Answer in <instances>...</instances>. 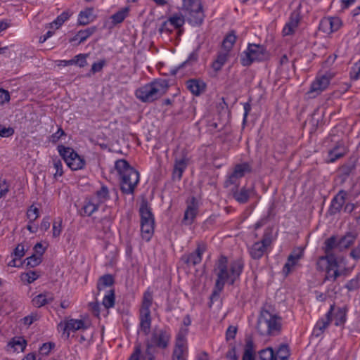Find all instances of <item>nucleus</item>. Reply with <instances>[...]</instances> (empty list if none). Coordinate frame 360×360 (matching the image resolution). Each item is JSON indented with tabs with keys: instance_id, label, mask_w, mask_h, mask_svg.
<instances>
[{
	"instance_id": "f257e3e1",
	"label": "nucleus",
	"mask_w": 360,
	"mask_h": 360,
	"mask_svg": "<svg viewBox=\"0 0 360 360\" xmlns=\"http://www.w3.org/2000/svg\"><path fill=\"white\" fill-rule=\"evenodd\" d=\"M227 264L228 259L224 255H221L216 262L214 271L217 276V279L215 283V289L210 297L211 301L219 296L226 282L230 281V284L233 285L242 271L243 264L239 262H235L231 265V274H229Z\"/></svg>"
},
{
	"instance_id": "f03ea898",
	"label": "nucleus",
	"mask_w": 360,
	"mask_h": 360,
	"mask_svg": "<svg viewBox=\"0 0 360 360\" xmlns=\"http://www.w3.org/2000/svg\"><path fill=\"white\" fill-rule=\"evenodd\" d=\"M337 238L335 236H331L325 241L324 250L326 256L319 257L316 266L320 271H326V278H332L335 281L340 273L338 270V260L335 256L331 252L334 248H337Z\"/></svg>"
},
{
	"instance_id": "7ed1b4c3",
	"label": "nucleus",
	"mask_w": 360,
	"mask_h": 360,
	"mask_svg": "<svg viewBox=\"0 0 360 360\" xmlns=\"http://www.w3.org/2000/svg\"><path fill=\"white\" fill-rule=\"evenodd\" d=\"M115 168L120 176L122 191L132 194L139 181V172L124 159L117 160Z\"/></svg>"
},
{
	"instance_id": "20e7f679",
	"label": "nucleus",
	"mask_w": 360,
	"mask_h": 360,
	"mask_svg": "<svg viewBox=\"0 0 360 360\" xmlns=\"http://www.w3.org/2000/svg\"><path fill=\"white\" fill-rule=\"evenodd\" d=\"M169 87L165 79L155 80L136 91V96L143 102H152L162 96Z\"/></svg>"
},
{
	"instance_id": "39448f33",
	"label": "nucleus",
	"mask_w": 360,
	"mask_h": 360,
	"mask_svg": "<svg viewBox=\"0 0 360 360\" xmlns=\"http://www.w3.org/2000/svg\"><path fill=\"white\" fill-rule=\"evenodd\" d=\"M281 324L276 316H273L267 310H262L257 321V329L262 335H271L279 331Z\"/></svg>"
},
{
	"instance_id": "423d86ee",
	"label": "nucleus",
	"mask_w": 360,
	"mask_h": 360,
	"mask_svg": "<svg viewBox=\"0 0 360 360\" xmlns=\"http://www.w3.org/2000/svg\"><path fill=\"white\" fill-rule=\"evenodd\" d=\"M171 335L165 330L154 328L150 338L146 341V349L154 351V347L166 349L170 340Z\"/></svg>"
},
{
	"instance_id": "0eeeda50",
	"label": "nucleus",
	"mask_w": 360,
	"mask_h": 360,
	"mask_svg": "<svg viewBox=\"0 0 360 360\" xmlns=\"http://www.w3.org/2000/svg\"><path fill=\"white\" fill-rule=\"evenodd\" d=\"M183 1L184 6L189 11V22L193 25H200L205 17L200 1L183 0Z\"/></svg>"
},
{
	"instance_id": "6e6552de",
	"label": "nucleus",
	"mask_w": 360,
	"mask_h": 360,
	"mask_svg": "<svg viewBox=\"0 0 360 360\" xmlns=\"http://www.w3.org/2000/svg\"><path fill=\"white\" fill-rule=\"evenodd\" d=\"M268 58L269 53L262 46L250 44L245 51V57L242 59V64L248 66L255 60H264Z\"/></svg>"
},
{
	"instance_id": "1a4fd4ad",
	"label": "nucleus",
	"mask_w": 360,
	"mask_h": 360,
	"mask_svg": "<svg viewBox=\"0 0 360 360\" xmlns=\"http://www.w3.org/2000/svg\"><path fill=\"white\" fill-rule=\"evenodd\" d=\"M271 232L267 231L264 233L262 240L255 243L250 248L251 257L255 259H259L264 255L266 248L271 245Z\"/></svg>"
},
{
	"instance_id": "9d476101",
	"label": "nucleus",
	"mask_w": 360,
	"mask_h": 360,
	"mask_svg": "<svg viewBox=\"0 0 360 360\" xmlns=\"http://www.w3.org/2000/svg\"><path fill=\"white\" fill-rule=\"evenodd\" d=\"M206 250V245L203 243H198L197 248L194 252L184 255L181 257L183 261L188 266L196 265L201 262L202 255Z\"/></svg>"
},
{
	"instance_id": "9b49d317",
	"label": "nucleus",
	"mask_w": 360,
	"mask_h": 360,
	"mask_svg": "<svg viewBox=\"0 0 360 360\" xmlns=\"http://www.w3.org/2000/svg\"><path fill=\"white\" fill-rule=\"evenodd\" d=\"M341 25L342 21L338 17L325 18L321 20L319 29L326 34H330L338 30Z\"/></svg>"
},
{
	"instance_id": "f8f14e48",
	"label": "nucleus",
	"mask_w": 360,
	"mask_h": 360,
	"mask_svg": "<svg viewBox=\"0 0 360 360\" xmlns=\"http://www.w3.org/2000/svg\"><path fill=\"white\" fill-rule=\"evenodd\" d=\"M329 83L330 78L326 75L317 77L311 84L308 94L311 95V97H316L328 87Z\"/></svg>"
},
{
	"instance_id": "ddd939ff",
	"label": "nucleus",
	"mask_w": 360,
	"mask_h": 360,
	"mask_svg": "<svg viewBox=\"0 0 360 360\" xmlns=\"http://www.w3.org/2000/svg\"><path fill=\"white\" fill-rule=\"evenodd\" d=\"M251 167L248 163H243L236 165L234 167L233 172L229 176L228 180L225 182L226 186L230 184H234L237 180L243 177L246 172H250Z\"/></svg>"
},
{
	"instance_id": "4468645a",
	"label": "nucleus",
	"mask_w": 360,
	"mask_h": 360,
	"mask_svg": "<svg viewBox=\"0 0 360 360\" xmlns=\"http://www.w3.org/2000/svg\"><path fill=\"white\" fill-rule=\"evenodd\" d=\"M300 7V4L298 8ZM300 20V12L298 9L294 11L290 15L289 22L285 25L283 33L284 35H290L294 33L295 29L297 27Z\"/></svg>"
},
{
	"instance_id": "2eb2a0df",
	"label": "nucleus",
	"mask_w": 360,
	"mask_h": 360,
	"mask_svg": "<svg viewBox=\"0 0 360 360\" xmlns=\"http://www.w3.org/2000/svg\"><path fill=\"white\" fill-rule=\"evenodd\" d=\"M346 153L347 148L344 142L342 141H338L333 149L330 150L328 152L330 158L328 162H333L336 160L343 157Z\"/></svg>"
},
{
	"instance_id": "dca6fc26",
	"label": "nucleus",
	"mask_w": 360,
	"mask_h": 360,
	"mask_svg": "<svg viewBox=\"0 0 360 360\" xmlns=\"http://www.w3.org/2000/svg\"><path fill=\"white\" fill-rule=\"evenodd\" d=\"M187 165L188 159L186 157H182L179 159L176 158L173 169V179L180 180Z\"/></svg>"
},
{
	"instance_id": "f3484780",
	"label": "nucleus",
	"mask_w": 360,
	"mask_h": 360,
	"mask_svg": "<svg viewBox=\"0 0 360 360\" xmlns=\"http://www.w3.org/2000/svg\"><path fill=\"white\" fill-rule=\"evenodd\" d=\"M186 86L188 89L195 96H199L205 91L206 84L201 80L191 79L187 81Z\"/></svg>"
},
{
	"instance_id": "a211bd4d",
	"label": "nucleus",
	"mask_w": 360,
	"mask_h": 360,
	"mask_svg": "<svg viewBox=\"0 0 360 360\" xmlns=\"http://www.w3.org/2000/svg\"><path fill=\"white\" fill-rule=\"evenodd\" d=\"M114 282V278L111 274H105L100 277L97 283V290L98 294L101 293L104 290H108V288L113 289L112 285Z\"/></svg>"
},
{
	"instance_id": "6ab92c4d",
	"label": "nucleus",
	"mask_w": 360,
	"mask_h": 360,
	"mask_svg": "<svg viewBox=\"0 0 360 360\" xmlns=\"http://www.w3.org/2000/svg\"><path fill=\"white\" fill-rule=\"evenodd\" d=\"M242 360H255V345L250 336L245 338V346Z\"/></svg>"
},
{
	"instance_id": "aec40b11",
	"label": "nucleus",
	"mask_w": 360,
	"mask_h": 360,
	"mask_svg": "<svg viewBox=\"0 0 360 360\" xmlns=\"http://www.w3.org/2000/svg\"><path fill=\"white\" fill-rule=\"evenodd\" d=\"M197 212L198 206L195 202V198H193L192 202L188 205L187 209L185 211L183 221L186 224H191L196 217Z\"/></svg>"
},
{
	"instance_id": "412c9836",
	"label": "nucleus",
	"mask_w": 360,
	"mask_h": 360,
	"mask_svg": "<svg viewBox=\"0 0 360 360\" xmlns=\"http://www.w3.org/2000/svg\"><path fill=\"white\" fill-rule=\"evenodd\" d=\"M141 221H154V217L151 209L146 200H143L139 208Z\"/></svg>"
},
{
	"instance_id": "4be33fe9",
	"label": "nucleus",
	"mask_w": 360,
	"mask_h": 360,
	"mask_svg": "<svg viewBox=\"0 0 360 360\" xmlns=\"http://www.w3.org/2000/svg\"><path fill=\"white\" fill-rule=\"evenodd\" d=\"M151 325L150 312H140V330L145 335H148Z\"/></svg>"
},
{
	"instance_id": "5701e85b",
	"label": "nucleus",
	"mask_w": 360,
	"mask_h": 360,
	"mask_svg": "<svg viewBox=\"0 0 360 360\" xmlns=\"http://www.w3.org/2000/svg\"><path fill=\"white\" fill-rule=\"evenodd\" d=\"M346 193L341 191L338 194L333 198L330 206V212L333 214H335L339 212L342 208V205L345 202Z\"/></svg>"
},
{
	"instance_id": "b1692460",
	"label": "nucleus",
	"mask_w": 360,
	"mask_h": 360,
	"mask_svg": "<svg viewBox=\"0 0 360 360\" xmlns=\"http://www.w3.org/2000/svg\"><path fill=\"white\" fill-rule=\"evenodd\" d=\"M86 328L82 320L70 319L65 322L64 332H67V337L68 338L70 331H76Z\"/></svg>"
},
{
	"instance_id": "393cba45",
	"label": "nucleus",
	"mask_w": 360,
	"mask_h": 360,
	"mask_svg": "<svg viewBox=\"0 0 360 360\" xmlns=\"http://www.w3.org/2000/svg\"><path fill=\"white\" fill-rule=\"evenodd\" d=\"M356 235L353 233H347L345 236L341 238L337 243V248L340 250H342L350 247L356 239Z\"/></svg>"
},
{
	"instance_id": "a878e982",
	"label": "nucleus",
	"mask_w": 360,
	"mask_h": 360,
	"mask_svg": "<svg viewBox=\"0 0 360 360\" xmlns=\"http://www.w3.org/2000/svg\"><path fill=\"white\" fill-rule=\"evenodd\" d=\"M155 221H141V231L143 239L148 241L154 231Z\"/></svg>"
},
{
	"instance_id": "bb28decb",
	"label": "nucleus",
	"mask_w": 360,
	"mask_h": 360,
	"mask_svg": "<svg viewBox=\"0 0 360 360\" xmlns=\"http://www.w3.org/2000/svg\"><path fill=\"white\" fill-rule=\"evenodd\" d=\"M53 298L49 293L39 294L34 297L32 300V304L36 307H41L53 301Z\"/></svg>"
},
{
	"instance_id": "cd10ccee",
	"label": "nucleus",
	"mask_w": 360,
	"mask_h": 360,
	"mask_svg": "<svg viewBox=\"0 0 360 360\" xmlns=\"http://www.w3.org/2000/svg\"><path fill=\"white\" fill-rule=\"evenodd\" d=\"M93 8H87L82 11L79 14L78 24L79 25H86L90 23L94 20Z\"/></svg>"
},
{
	"instance_id": "c85d7f7f",
	"label": "nucleus",
	"mask_w": 360,
	"mask_h": 360,
	"mask_svg": "<svg viewBox=\"0 0 360 360\" xmlns=\"http://www.w3.org/2000/svg\"><path fill=\"white\" fill-rule=\"evenodd\" d=\"M66 163L71 169L77 170L83 167L84 160L78 154H74L72 158L67 160Z\"/></svg>"
},
{
	"instance_id": "c756f323",
	"label": "nucleus",
	"mask_w": 360,
	"mask_h": 360,
	"mask_svg": "<svg viewBox=\"0 0 360 360\" xmlns=\"http://www.w3.org/2000/svg\"><path fill=\"white\" fill-rule=\"evenodd\" d=\"M27 345V341L22 337H15L8 343V346L13 347L16 351L20 349L23 352Z\"/></svg>"
},
{
	"instance_id": "7c9ffc66",
	"label": "nucleus",
	"mask_w": 360,
	"mask_h": 360,
	"mask_svg": "<svg viewBox=\"0 0 360 360\" xmlns=\"http://www.w3.org/2000/svg\"><path fill=\"white\" fill-rule=\"evenodd\" d=\"M228 55L227 52L223 51L219 53L217 59L212 63V68L215 71L221 70L227 60Z\"/></svg>"
},
{
	"instance_id": "2f4dec72",
	"label": "nucleus",
	"mask_w": 360,
	"mask_h": 360,
	"mask_svg": "<svg viewBox=\"0 0 360 360\" xmlns=\"http://www.w3.org/2000/svg\"><path fill=\"white\" fill-rule=\"evenodd\" d=\"M103 305L106 309L112 307L115 305V290L114 289H109L106 290L103 300Z\"/></svg>"
},
{
	"instance_id": "473e14b6",
	"label": "nucleus",
	"mask_w": 360,
	"mask_h": 360,
	"mask_svg": "<svg viewBox=\"0 0 360 360\" xmlns=\"http://www.w3.org/2000/svg\"><path fill=\"white\" fill-rule=\"evenodd\" d=\"M274 356V360H288L290 356L288 346L287 345H281Z\"/></svg>"
},
{
	"instance_id": "72a5a7b5",
	"label": "nucleus",
	"mask_w": 360,
	"mask_h": 360,
	"mask_svg": "<svg viewBox=\"0 0 360 360\" xmlns=\"http://www.w3.org/2000/svg\"><path fill=\"white\" fill-rule=\"evenodd\" d=\"M153 302V295L150 292L146 291L144 293L142 307L141 309V312H150V307Z\"/></svg>"
},
{
	"instance_id": "f704fd0d",
	"label": "nucleus",
	"mask_w": 360,
	"mask_h": 360,
	"mask_svg": "<svg viewBox=\"0 0 360 360\" xmlns=\"http://www.w3.org/2000/svg\"><path fill=\"white\" fill-rule=\"evenodd\" d=\"M169 24L176 29H179L183 26L185 20L181 14H175L168 19Z\"/></svg>"
},
{
	"instance_id": "c9c22d12",
	"label": "nucleus",
	"mask_w": 360,
	"mask_h": 360,
	"mask_svg": "<svg viewBox=\"0 0 360 360\" xmlns=\"http://www.w3.org/2000/svg\"><path fill=\"white\" fill-rule=\"evenodd\" d=\"M188 333L187 328H181L176 337L175 349H181L184 350V347L186 342V336Z\"/></svg>"
},
{
	"instance_id": "e433bc0d",
	"label": "nucleus",
	"mask_w": 360,
	"mask_h": 360,
	"mask_svg": "<svg viewBox=\"0 0 360 360\" xmlns=\"http://www.w3.org/2000/svg\"><path fill=\"white\" fill-rule=\"evenodd\" d=\"M250 191L243 188L239 191H236L233 193L234 198L240 203H245L248 200Z\"/></svg>"
},
{
	"instance_id": "4c0bfd02",
	"label": "nucleus",
	"mask_w": 360,
	"mask_h": 360,
	"mask_svg": "<svg viewBox=\"0 0 360 360\" xmlns=\"http://www.w3.org/2000/svg\"><path fill=\"white\" fill-rule=\"evenodd\" d=\"M97 28L96 27H88L85 30H80L77 33V37H79V44H81L84 42L85 40H86L87 38H89L91 35H92L96 31Z\"/></svg>"
},
{
	"instance_id": "58836bf2",
	"label": "nucleus",
	"mask_w": 360,
	"mask_h": 360,
	"mask_svg": "<svg viewBox=\"0 0 360 360\" xmlns=\"http://www.w3.org/2000/svg\"><path fill=\"white\" fill-rule=\"evenodd\" d=\"M70 17L68 12H63L61 15L57 17V18L50 23V27H55L56 29H58L65 21H66Z\"/></svg>"
},
{
	"instance_id": "ea45409f",
	"label": "nucleus",
	"mask_w": 360,
	"mask_h": 360,
	"mask_svg": "<svg viewBox=\"0 0 360 360\" xmlns=\"http://www.w3.org/2000/svg\"><path fill=\"white\" fill-rule=\"evenodd\" d=\"M128 12L127 8L122 9L111 16L112 22L113 25H116L122 22L127 16Z\"/></svg>"
},
{
	"instance_id": "a19ab883",
	"label": "nucleus",
	"mask_w": 360,
	"mask_h": 360,
	"mask_svg": "<svg viewBox=\"0 0 360 360\" xmlns=\"http://www.w3.org/2000/svg\"><path fill=\"white\" fill-rule=\"evenodd\" d=\"M58 151L65 162H67L68 159L72 158L74 154H77L72 148H65L63 146L58 147Z\"/></svg>"
},
{
	"instance_id": "79ce46f5",
	"label": "nucleus",
	"mask_w": 360,
	"mask_h": 360,
	"mask_svg": "<svg viewBox=\"0 0 360 360\" xmlns=\"http://www.w3.org/2000/svg\"><path fill=\"white\" fill-rule=\"evenodd\" d=\"M260 360H274L275 356L273 349L270 347L262 349L259 352Z\"/></svg>"
},
{
	"instance_id": "37998d69",
	"label": "nucleus",
	"mask_w": 360,
	"mask_h": 360,
	"mask_svg": "<svg viewBox=\"0 0 360 360\" xmlns=\"http://www.w3.org/2000/svg\"><path fill=\"white\" fill-rule=\"evenodd\" d=\"M41 256L37 254H33L26 259L27 265L31 267H34L39 265L41 262Z\"/></svg>"
},
{
	"instance_id": "c03bdc74",
	"label": "nucleus",
	"mask_w": 360,
	"mask_h": 360,
	"mask_svg": "<svg viewBox=\"0 0 360 360\" xmlns=\"http://www.w3.org/2000/svg\"><path fill=\"white\" fill-rule=\"evenodd\" d=\"M333 308L331 307V309L332 310ZM330 314H331V311H329L327 314H326V320L324 321V320H322L321 321H319L316 326V328H318L321 333H323V331L328 327V326L329 325L330 321H331V319H330Z\"/></svg>"
},
{
	"instance_id": "a18cd8bd",
	"label": "nucleus",
	"mask_w": 360,
	"mask_h": 360,
	"mask_svg": "<svg viewBox=\"0 0 360 360\" xmlns=\"http://www.w3.org/2000/svg\"><path fill=\"white\" fill-rule=\"evenodd\" d=\"M53 165L54 168L56 169V173L54 174V177L56 178L57 176H62L63 174V166L62 162L59 158H53Z\"/></svg>"
},
{
	"instance_id": "49530a36",
	"label": "nucleus",
	"mask_w": 360,
	"mask_h": 360,
	"mask_svg": "<svg viewBox=\"0 0 360 360\" xmlns=\"http://www.w3.org/2000/svg\"><path fill=\"white\" fill-rule=\"evenodd\" d=\"M97 204L92 202H89L84 206L83 210L86 215L91 216L97 210Z\"/></svg>"
},
{
	"instance_id": "de8ad7c7",
	"label": "nucleus",
	"mask_w": 360,
	"mask_h": 360,
	"mask_svg": "<svg viewBox=\"0 0 360 360\" xmlns=\"http://www.w3.org/2000/svg\"><path fill=\"white\" fill-rule=\"evenodd\" d=\"M38 277L39 275L37 274V272L33 271H30L22 274V279L26 280L28 283L34 282L38 278Z\"/></svg>"
},
{
	"instance_id": "09e8293b",
	"label": "nucleus",
	"mask_w": 360,
	"mask_h": 360,
	"mask_svg": "<svg viewBox=\"0 0 360 360\" xmlns=\"http://www.w3.org/2000/svg\"><path fill=\"white\" fill-rule=\"evenodd\" d=\"M27 216L30 221H34L39 217V210L33 205L30 206L27 212Z\"/></svg>"
},
{
	"instance_id": "8fccbe9b",
	"label": "nucleus",
	"mask_w": 360,
	"mask_h": 360,
	"mask_svg": "<svg viewBox=\"0 0 360 360\" xmlns=\"http://www.w3.org/2000/svg\"><path fill=\"white\" fill-rule=\"evenodd\" d=\"M303 248H297L292 250V253L288 256L289 260L298 261L303 255Z\"/></svg>"
},
{
	"instance_id": "3c124183",
	"label": "nucleus",
	"mask_w": 360,
	"mask_h": 360,
	"mask_svg": "<svg viewBox=\"0 0 360 360\" xmlns=\"http://www.w3.org/2000/svg\"><path fill=\"white\" fill-rule=\"evenodd\" d=\"M14 134V129L12 127H6L0 124V136L10 137Z\"/></svg>"
},
{
	"instance_id": "603ef678",
	"label": "nucleus",
	"mask_w": 360,
	"mask_h": 360,
	"mask_svg": "<svg viewBox=\"0 0 360 360\" xmlns=\"http://www.w3.org/2000/svg\"><path fill=\"white\" fill-rule=\"evenodd\" d=\"M96 195L99 201L103 202L108 196V190L106 186H102L101 188L96 192Z\"/></svg>"
},
{
	"instance_id": "864d4df0",
	"label": "nucleus",
	"mask_w": 360,
	"mask_h": 360,
	"mask_svg": "<svg viewBox=\"0 0 360 360\" xmlns=\"http://www.w3.org/2000/svg\"><path fill=\"white\" fill-rule=\"evenodd\" d=\"M350 77L352 79L357 80L360 79V62L355 63V67L350 72Z\"/></svg>"
},
{
	"instance_id": "5fc2aeb1",
	"label": "nucleus",
	"mask_w": 360,
	"mask_h": 360,
	"mask_svg": "<svg viewBox=\"0 0 360 360\" xmlns=\"http://www.w3.org/2000/svg\"><path fill=\"white\" fill-rule=\"evenodd\" d=\"M62 220H60L58 222H53V236L54 238H57L60 236L62 231Z\"/></svg>"
},
{
	"instance_id": "6e6d98bb",
	"label": "nucleus",
	"mask_w": 360,
	"mask_h": 360,
	"mask_svg": "<svg viewBox=\"0 0 360 360\" xmlns=\"http://www.w3.org/2000/svg\"><path fill=\"white\" fill-rule=\"evenodd\" d=\"M297 261L296 260H289V257H288V261L283 267V273L285 276L290 273L292 268L297 264Z\"/></svg>"
},
{
	"instance_id": "4d7b16f0",
	"label": "nucleus",
	"mask_w": 360,
	"mask_h": 360,
	"mask_svg": "<svg viewBox=\"0 0 360 360\" xmlns=\"http://www.w3.org/2000/svg\"><path fill=\"white\" fill-rule=\"evenodd\" d=\"M39 319V316L37 314H31L29 316H27L23 318L22 321L24 324L30 326L33 322L37 321Z\"/></svg>"
},
{
	"instance_id": "13d9d810",
	"label": "nucleus",
	"mask_w": 360,
	"mask_h": 360,
	"mask_svg": "<svg viewBox=\"0 0 360 360\" xmlns=\"http://www.w3.org/2000/svg\"><path fill=\"white\" fill-rule=\"evenodd\" d=\"M54 347V344L51 342L44 343L39 349V352L41 354L47 355L51 349Z\"/></svg>"
},
{
	"instance_id": "bf43d9fd",
	"label": "nucleus",
	"mask_w": 360,
	"mask_h": 360,
	"mask_svg": "<svg viewBox=\"0 0 360 360\" xmlns=\"http://www.w3.org/2000/svg\"><path fill=\"white\" fill-rule=\"evenodd\" d=\"M14 255L16 257L20 259L25 255V246L23 244H18L14 250Z\"/></svg>"
},
{
	"instance_id": "052dcab7",
	"label": "nucleus",
	"mask_w": 360,
	"mask_h": 360,
	"mask_svg": "<svg viewBox=\"0 0 360 360\" xmlns=\"http://www.w3.org/2000/svg\"><path fill=\"white\" fill-rule=\"evenodd\" d=\"M10 100V95L8 91L0 89V104L3 105Z\"/></svg>"
},
{
	"instance_id": "680f3d73",
	"label": "nucleus",
	"mask_w": 360,
	"mask_h": 360,
	"mask_svg": "<svg viewBox=\"0 0 360 360\" xmlns=\"http://www.w3.org/2000/svg\"><path fill=\"white\" fill-rule=\"evenodd\" d=\"M87 55L85 54H79L75 57L74 59L77 61L76 64L79 65V67H84L86 65V58Z\"/></svg>"
},
{
	"instance_id": "e2e57ef3",
	"label": "nucleus",
	"mask_w": 360,
	"mask_h": 360,
	"mask_svg": "<svg viewBox=\"0 0 360 360\" xmlns=\"http://www.w3.org/2000/svg\"><path fill=\"white\" fill-rule=\"evenodd\" d=\"M237 332V328L234 326H229L226 330V338L227 340L233 339Z\"/></svg>"
},
{
	"instance_id": "0e129e2a",
	"label": "nucleus",
	"mask_w": 360,
	"mask_h": 360,
	"mask_svg": "<svg viewBox=\"0 0 360 360\" xmlns=\"http://www.w3.org/2000/svg\"><path fill=\"white\" fill-rule=\"evenodd\" d=\"M358 279H352L349 281L345 285V287L348 289V290H354L358 288Z\"/></svg>"
},
{
	"instance_id": "69168bd1",
	"label": "nucleus",
	"mask_w": 360,
	"mask_h": 360,
	"mask_svg": "<svg viewBox=\"0 0 360 360\" xmlns=\"http://www.w3.org/2000/svg\"><path fill=\"white\" fill-rule=\"evenodd\" d=\"M89 307L92 313L96 316H99V305L98 302H90Z\"/></svg>"
},
{
	"instance_id": "338daca9",
	"label": "nucleus",
	"mask_w": 360,
	"mask_h": 360,
	"mask_svg": "<svg viewBox=\"0 0 360 360\" xmlns=\"http://www.w3.org/2000/svg\"><path fill=\"white\" fill-rule=\"evenodd\" d=\"M183 353L184 350H181V349H174L172 355V360H184Z\"/></svg>"
},
{
	"instance_id": "774afa93",
	"label": "nucleus",
	"mask_w": 360,
	"mask_h": 360,
	"mask_svg": "<svg viewBox=\"0 0 360 360\" xmlns=\"http://www.w3.org/2000/svg\"><path fill=\"white\" fill-rule=\"evenodd\" d=\"M141 353V346L138 345L137 347H136L134 352L131 355L129 360H139Z\"/></svg>"
}]
</instances>
